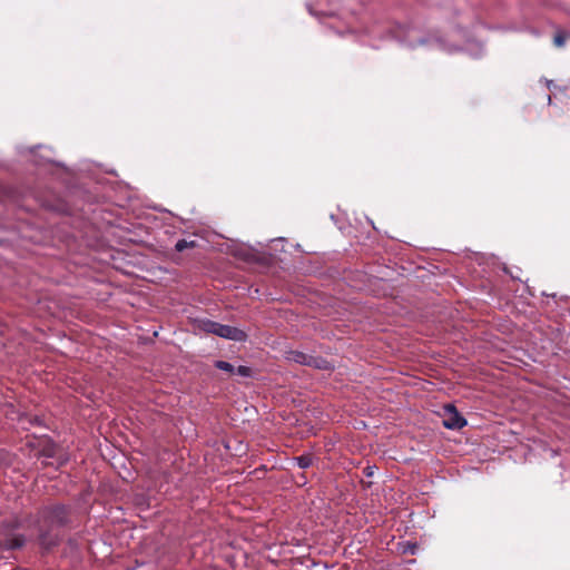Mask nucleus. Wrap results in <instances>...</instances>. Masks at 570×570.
<instances>
[{
    "label": "nucleus",
    "mask_w": 570,
    "mask_h": 570,
    "mask_svg": "<svg viewBox=\"0 0 570 570\" xmlns=\"http://www.w3.org/2000/svg\"><path fill=\"white\" fill-rule=\"evenodd\" d=\"M195 328L200 332L215 334L219 337L232 340L235 342H244L247 338V334L244 331L207 318L196 320Z\"/></svg>",
    "instance_id": "obj_1"
},
{
    "label": "nucleus",
    "mask_w": 570,
    "mask_h": 570,
    "mask_svg": "<svg viewBox=\"0 0 570 570\" xmlns=\"http://www.w3.org/2000/svg\"><path fill=\"white\" fill-rule=\"evenodd\" d=\"M195 328L200 332L215 334L219 337L232 340L235 342H244L247 338V334L244 331L207 318L196 320Z\"/></svg>",
    "instance_id": "obj_2"
},
{
    "label": "nucleus",
    "mask_w": 570,
    "mask_h": 570,
    "mask_svg": "<svg viewBox=\"0 0 570 570\" xmlns=\"http://www.w3.org/2000/svg\"><path fill=\"white\" fill-rule=\"evenodd\" d=\"M443 410V425L446 429L460 430L466 425V420L456 411L454 405L448 404Z\"/></svg>",
    "instance_id": "obj_3"
},
{
    "label": "nucleus",
    "mask_w": 570,
    "mask_h": 570,
    "mask_svg": "<svg viewBox=\"0 0 570 570\" xmlns=\"http://www.w3.org/2000/svg\"><path fill=\"white\" fill-rule=\"evenodd\" d=\"M42 514L50 527H60L67 522L68 510L63 505H57L43 510Z\"/></svg>",
    "instance_id": "obj_4"
},
{
    "label": "nucleus",
    "mask_w": 570,
    "mask_h": 570,
    "mask_svg": "<svg viewBox=\"0 0 570 570\" xmlns=\"http://www.w3.org/2000/svg\"><path fill=\"white\" fill-rule=\"evenodd\" d=\"M412 47L416 46H430L432 48H439L445 51H453L455 50V47L449 46L444 40L438 37H430V38H420L413 42H411Z\"/></svg>",
    "instance_id": "obj_5"
},
{
    "label": "nucleus",
    "mask_w": 570,
    "mask_h": 570,
    "mask_svg": "<svg viewBox=\"0 0 570 570\" xmlns=\"http://www.w3.org/2000/svg\"><path fill=\"white\" fill-rule=\"evenodd\" d=\"M37 453L41 454L46 458H52L55 453V446L49 442V440H39L38 441Z\"/></svg>",
    "instance_id": "obj_6"
},
{
    "label": "nucleus",
    "mask_w": 570,
    "mask_h": 570,
    "mask_svg": "<svg viewBox=\"0 0 570 570\" xmlns=\"http://www.w3.org/2000/svg\"><path fill=\"white\" fill-rule=\"evenodd\" d=\"M287 358L289 361H293L295 363H298V364H303V365H308V362L309 358H311V355H307L303 352H298V351H291L287 355Z\"/></svg>",
    "instance_id": "obj_7"
},
{
    "label": "nucleus",
    "mask_w": 570,
    "mask_h": 570,
    "mask_svg": "<svg viewBox=\"0 0 570 570\" xmlns=\"http://www.w3.org/2000/svg\"><path fill=\"white\" fill-rule=\"evenodd\" d=\"M570 37V35L566 31H558L553 38V43L556 47H563L566 43V40Z\"/></svg>",
    "instance_id": "obj_8"
},
{
    "label": "nucleus",
    "mask_w": 570,
    "mask_h": 570,
    "mask_svg": "<svg viewBox=\"0 0 570 570\" xmlns=\"http://www.w3.org/2000/svg\"><path fill=\"white\" fill-rule=\"evenodd\" d=\"M215 367H217L218 370L225 371L229 374L235 373V366L226 361H216Z\"/></svg>",
    "instance_id": "obj_9"
},
{
    "label": "nucleus",
    "mask_w": 570,
    "mask_h": 570,
    "mask_svg": "<svg viewBox=\"0 0 570 570\" xmlns=\"http://www.w3.org/2000/svg\"><path fill=\"white\" fill-rule=\"evenodd\" d=\"M39 539H40V543L45 548H47V549H49L50 547H52V546H55L57 543V537L56 535L55 537H48L47 534L41 533Z\"/></svg>",
    "instance_id": "obj_10"
},
{
    "label": "nucleus",
    "mask_w": 570,
    "mask_h": 570,
    "mask_svg": "<svg viewBox=\"0 0 570 570\" xmlns=\"http://www.w3.org/2000/svg\"><path fill=\"white\" fill-rule=\"evenodd\" d=\"M196 243L194 240H186V239H179L176 245H175V248L176 250L178 252H183L185 250L186 248H193L195 247Z\"/></svg>",
    "instance_id": "obj_11"
},
{
    "label": "nucleus",
    "mask_w": 570,
    "mask_h": 570,
    "mask_svg": "<svg viewBox=\"0 0 570 570\" xmlns=\"http://www.w3.org/2000/svg\"><path fill=\"white\" fill-rule=\"evenodd\" d=\"M309 361L311 362H308V366H313L316 368H327V362L325 360L311 356Z\"/></svg>",
    "instance_id": "obj_12"
},
{
    "label": "nucleus",
    "mask_w": 570,
    "mask_h": 570,
    "mask_svg": "<svg viewBox=\"0 0 570 570\" xmlns=\"http://www.w3.org/2000/svg\"><path fill=\"white\" fill-rule=\"evenodd\" d=\"M243 377H250L253 375V370L248 366L240 365L238 367H235V373Z\"/></svg>",
    "instance_id": "obj_13"
},
{
    "label": "nucleus",
    "mask_w": 570,
    "mask_h": 570,
    "mask_svg": "<svg viewBox=\"0 0 570 570\" xmlns=\"http://www.w3.org/2000/svg\"><path fill=\"white\" fill-rule=\"evenodd\" d=\"M306 7H307L308 12H309L311 14H314V16H318V14H327V13H328L327 11H325V10H323V9H321V10H315V9L312 7V4H309V3H307V4H306Z\"/></svg>",
    "instance_id": "obj_14"
},
{
    "label": "nucleus",
    "mask_w": 570,
    "mask_h": 570,
    "mask_svg": "<svg viewBox=\"0 0 570 570\" xmlns=\"http://www.w3.org/2000/svg\"><path fill=\"white\" fill-rule=\"evenodd\" d=\"M377 465H366V468L364 469V473L367 478H371L373 474H374V469L376 468Z\"/></svg>",
    "instance_id": "obj_15"
},
{
    "label": "nucleus",
    "mask_w": 570,
    "mask_h": 570,
    "mask_svg": "<svg viewBox=\"0 0 570 570\" xmlns=\"http://www.w3.org/2000/svg\"><path fill=\"white\" fill-rule=\"evenodd\" d=\"M22 543H23V540H22V539H18V538H17V539H14V540H13V542H12V543H10V544L8 546V548H9V549H16V548L21 547V546H22Z\"/></svg>",
    "instance_id": "obj_16"
},
{
    "label": "nucleus",
    "mask_w": 570,
    "mask_h": 570,
    "mask_svg": "<svg viewBox=\"0 0 570 570\" xmlns=\"http://www.w3.org/2000/svg\"><path fill=\"white\" fill-rule=\"evenodd\" d=\"M294 460H296V461H297V463H299V464L307 463V462L304 460V458H303V456H296V458H294Z\"/></svg>",
    "instance_id": "obj_17"
},
{
    "label": "nucleus",
    "mask_w": 570,
    "mask_h": 570,
    "mask_svg": "<svg viewBox=\"0 0 570 570\" xmlns=\"http://www.w3.org/2000/svg\"><path fill=\"white\" fill-rule=\"evenodd\" d=\"M330 0H318L320 6L328 4Z\"/></svg>",
    "instance_id": "obj_18"
}]
</instances>
